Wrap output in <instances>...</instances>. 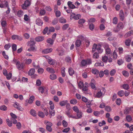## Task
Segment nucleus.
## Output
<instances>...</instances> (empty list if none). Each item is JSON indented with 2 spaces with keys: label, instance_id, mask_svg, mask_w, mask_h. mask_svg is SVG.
<instances>
[{
  "label": "nucleus",
  "instance_id": "nucleus-2",
  "mask_svg": "<svg viewBox=\"0 0 133 133\" xmlns=\"http://www.w3.org/2000/svg\"><path fill=\"white\" fill-rule=\"evenodd\" d=\"M31 5L30 2L28 0H26L23 4L21 5V7L23 10H27L28 7Z\"/></svg>",
  "mask_w": 133,
  "mask_h": 133
},
{
  "label": "nucleus",
  "instance_id": "nucleus-23",
  "mask_svg": "<svg viewBox=\"0 0 133 133\" xmlns=\"http://www.w3.org/2000/svg\"><path fill=\"white\" fill-rule=\"evenodd\" d=\"M46 71L50 73H54L55 71L54 69L52 68H51L49 67L47 68L46 69Z\"/></svg>",
  "mask_w": 133,
  "mask_h": 133
},
{
  "label": "nucleus",
  "instance_id": "nucleus-43",
  "mask_svg": "<svg viewBox=\"0 0 133 133\" xmlns=\"http://www.w3.org/2000/svg\"><path fill=\"white\" fill-rule=\"evenodd\" d=\"M77 100L75 99H71L70 101V103L71 104H75L77 103Z\"/></svg>",
  "mask_w": 133,
  "mask_h": 133
},
{
  "label": "nucleus",
  "instance_id": "nucleus-30",
  "mask_svg": "<svg viewBox=\"0 0 133 133\" xmlns=\"http://www.w3.org/2000/svg\"><path fill=\"white\" fill-rule=\"evenodd\" d=\"M126 61L127 62H129L131 59V56L127 55L125 57Z\"/></svg>",
  "mask_w": 133,
  "mask_h": 133
},
{
  "label": "nucleus",
  "instance_id": "nucleus-52",
  "mask_svg": "<svg viewBox=\"0 0 133 133\" xmlns=\"http://www.w3.org/2000/svg\"><path fill=\"white\" fill-rule=\"evenodd\" d=\"M92 72L94 74L96 75L99 73V71L96 69H93L92 70Z\"/></svg>",
  "mask_w": 133,
  "mask_h": 133
},
{
  "label": "nucleus",
  "instance_id": "nucleus-41",
  "mask_svg": "<svg viewBox=\"0 0 133 133\" xmlns=\"http://www.w3.org/2000/svg\"><path fill=\"white\" fill-rule=\"evenodd\" d=\"M122 73L123 75L125 77H128L129 76V73L126 71L124 70L122 71Z\"/></svg>",
  "mask_w": 133,
  "mask_h": 133
},
{
  "label": "nucleus",
  "instance_id": "nucleus-16",
  "mask_svg": "<svg viewBox=\"0 0 133 133\" xmlns=\"http://www.w3.org/2000/svg\"><path fill=\"white\" fill-rule=\"evenodd\" d=\"M68 6L71 9H73L75 8V6L72 4L71 2L68 1L67 3Z\"/></svg>",
  "mask_w": 133,
  "mask_h": 133
},
{
  "label": "nucleus",
  "instance_id": "nucleus-12",
  "mask_svg": "<svg viewBox=\"0 0 133 133\" xmlns=\"http://www.w3.org/2000/svg\"><path fill=\"white\" fill-rule=\"evenodd\" d=\"M95 80L93 79H92L90 83V86L92 89H94L95 88Z\"/></svg>",
  "mask_w": 133,
  "mask_h": 133
},
{
  "label": "nucleus",
  "instance_id": "nucleus-26",
  "mask_svg": "<svg viewBox=\"0 0 133 133\" xmlns=\"http://www.w3.org/2000/svg\"><path fill=\"white\" fill-rule=\"evenodd\" d=\"M49 104L50 105V107L51 110H53L54 108V105L53 102L51 101H50L49 103Z\"/></svg>",
  "mask_w": 133,
  "mask_h": 133
},
{
  "label": "nucleus",
  "instance_id": "nucleus-1",
  "mask_svg": "<svg viewBox=\"0 0 133 133\" xmlns=\"http://www.w3.org/2000/svg\"><path fill=\"white\" fill-rule=\"evenodd\" d=\"M101 46L100 45H97L94 44L92 49V51L94 52L96 50L99 53H101L103 51V49L101 48Z\"/></svg>",
  "mask_w": 133,
  "mask_h": 133
},
{
  "label": "nucleus",
  "instance_id": "nucleus-15",
  "mask_svg": "<svg viewBox=\"0 0 133 133\" xmlns=\"http://www.w3.org/2000/svg\"><path fill=\"white\" fill-rule=\"evenodd\" d=\"M35 97L34 96H31L29 98L28 101V103L30 104H31L34 100Z\"/></svg>",
  "mask_w": 133,
  "mask_h": 133
},
{
  "label": "nucleus",
  "instance_id": "nucleus-50",
  "mask_svg": "<svg viewBox=\"0 0 133 133\" xmlns=\"http://www.w3.org/2000/svg\"><path fill=\"white\" fill-rule=\"evenodd\" d=\"M84 84L83 82L80 81L78 83V86L79 88L81 89L84 86Z\"/></svg>",
  "mask_w": 133,
  "mask_h": 133
},
{
  "label": "nucleus",
  "instance_id": "nucleus-47",
  "mask_svg": "<svg viewBox=\"0 0 133 133\" xmlns=\"http://www.w3.org/2000/svg\"><path fill=\"white\" fill-rule=\"evenodd\" d=\"M38 115L39 116L42 118H43L45 116L44 113L43 112L41 111L39 112Z\"/></svg>",
  "mask_w": 133,
  "mask_h": 133
},
{
  "label": "nucleus",
  "instance_id": "nucleus-64",
  "mask_svg": "<svg viewBox=\"0 0 133 133\" xmlns=\"http://www.w3.org/2000/svg\"><path fill=\"white\" fill-rule=\"evenodd\" d=\"M38 90L39 92L43 94L44 92V89L43 87H40L39 88Z\"/></svg>",
  "mask_w": 133,
  "mask_h": 133
},
{
  "label": "nucleus",
  "instance_id": "nucleus-37",
  "mask_svg": "<svg viewBox=\"0 0 133 133\" xmlns=\"http://www.w3.org/2000/svg\"><path fill=\"white\" fill-rule=\"evenodd\" d=\"M108 59V57L107 56H103L102 57V61L106 63Z\"/></svg>",
  "mask_w": 133,
  "mask_h": 133
},
{
  "label": "nucleus",
  "instance_id": "nucleus-40",
  "mask_svg": "<svg viewBox=\"0 0 133 133\" xmlns=\"http://www.w3.org/2000/svg\"><path fill=\"white\" fill-rule=\"evenodd\" d=\"M85 21V20L83 18L79 19L78 22V23L80 24H82L84 23Z\"/></svg>",
  "mask_w": 133,
  "mask_h": 133
},
{
  "label": "nucleus",
  "instance_id": "nucleus-38",
  "mask_svg": "<svg viewBox=\"0 0 133 133\" xmlns=\"http://www.w3.org/2000/svg\"><path fill=\"white\" fill-rule=\"evenodd\" d=\"M1 25L2 28L5 27L7 25L6 22L4 21H2L1 22Z\"/></svg>",
  "mask_w": 133,
  "mask_h": 133
},
{
  "label": "nucleus",
  "instance_id": "nucleus-10",
  "mask_svg": "<svg viewBox=\"0 0 133 133\" xmlns=\"http://www.w3.org/2000/svg\"><path fill=\"white\" fill-rule=\"evenodd\" d=\"M59 56H62L64 55V51L63 50L57 48L56 50Z\"/></svg>",
  "mask_w": 133,
  "mask_h": 133
},
{
  "label": "nucleus",
  "instance_id": "nucleus-14",
  "mask_svg": "<svg viewBox=\"0 0 133 133\" xmlns=\"http://www.w3.org/2000/svg\"><path fill=\"white\" fill-rule=\"evenodd\" d=\"M35 69H34L32 68L30 69L28 72V74L30 76H32L33 75L35 72Z\"/></svg>",
  "mask_w": 133,
  "mask_h": 133
},
{
  "label": "nucleus",
  "instance_id": "nucleus-63",
  "mask_svg": "<svg viewBox=\"0 0 133 133\" xmlns=\"http://www.w3.org/2000/svg\"><path fill=\"white\" fill-rule=\"evenodd\" d=\"M24 20L26 21H28L29 20V17L26 15L25 14L24 15Z\"/></svg>",
  "mask_w": 133,
  "mask_h": 133
},
{
  "label": "nucleus",
  "instance_id": "nucleus-24",
  "mask_svg": "<svg viewBox=\"0 0 133 133\" xmlns=\"http://www.w3.org/2000/svg\"><path fill=\"white\" fill-rule=\"evenodd\" d=\"M68 72L69 75L72 76L74 73V71L73 69L71 68H70L68 69Z\"/></svg>",
  "mask_w": 133,
  "mask_h": 133
},
{
  "label": "nucleus",
  "instance_id": "nucleus-28",
  "mask_svg": "<svg viewBox=\"0 0 133 133\" xmlns=\"http://www.w3.org/2000/svg\"><path fill=\"white\" fill-rule=\"evenodd\" d=\"M50 78L51 79L54 80L56 78L57 76L55 74H52L50 75Z\"/></svg>",
  "mask_w": 133,
  "mask_h": 133
},
{
  "label": "nucleus",
  "instance_id": "nucleus-25",
  "mask_svg": "<svg viewBox=\"0 0 133 133\" xmlns=\"http://www.w3.org/2000/svg\"><path fill=\"white\" fill-rule=\"evenodd\" d=\"M59 22L61 23H64L66 22V20L64 18L61 17L59 18Z\"/></svg>",
  "mask_w": 133,
  "mask_h": 133
},
{
  "label": "nucleus",
  "instance_id": "nucleus-57",
  "mask_svg": "<svg viewBox=\"0 0 133 133\" xmlns=\"http://www.w3.org/2000/svg\"><path fill=\"white\" fill-rule=\"evenodd\" d=\"M7 109V107L4 105H2L0 107V109L1 110L5 111Z\"/></svg>",
  "mask_w": 133,
  "mask_h": 133
},
{
  "label": "nucleus",
  "instance_id": "nucleus-22",
  "mask_svg": "<svg viewBox=\"0 0 133 133\" xmlns=\"http://www.w3.org/2000/svg\"><path fill=\"white\" fill-rule=\"evenodd\" d=\"M68 103L67 100L62 101L60 102L59 105L62 107L65 106Z\"/></svg>",
  "mask_w": 133,
  "mask_h": 133
},
{
  "label": "nucleus",
  "instance_id": "nucleus-11",
  "mask_svg": "<svg viewBox=\"0 0 133 133\" xmlns=\"http://www.w3.org/2000/svg\"><path fill=\"white\" fill-rule=\"evenodd\" d=\"M119 17L120 19L123 21L124 19V14L123 10H121L119 12Z\"/></svg>",
  "mask_w": 133,
  "mask_h": 133
},
{
  "label": "nucleus",
  "instance_id": "nucleus-54",
  "mask_svg": "<svg viewBox=\"0 0 133 133\" xmlns=\"http://www.w3.org/2000/svg\"><path fill=\"white\" fill-rule=\"evenodd\" d=\"M46 13V11L44 9H41L40 11V14L41 15H44Z\"/></svg>",
  "mask_w": 133,
  "mask_h": 133
},
{
  "label": "nucleus",
  "instance_id": "nucleus-32",
  "mask_svg": "<svg viewBox=\"0 0 133 133\" xmlns=\"http://www.w3.org/2000/svg\"><path fill=\"white\" fill-rule=\"evenodd\" d=\"M116 72V70L114 69H112L110 72V75L113 76L115 75Z\"/></svg>",
  "mask_w": 133,
  "mask_h": 133
},
{
  "label": "nucleus",
  "instance_id": "nucleus-58",
  "mask_svg": "<svg viewBox=\"0 0 133 133\" xmlns=\"http://www.w3.org/2000/svg\"><path fill=\"white\" fill-rule=\"evenodd\" d=\"M12 51H15L17 49V45L16 44H14L12 46Z\"/></svg>",
  "mask_w": 133,
  "mask_h": 133
},
{
  "label": "nucleus",
  "instance_id": "nucleus-19",
  "mask_svg": "<svg viewBox=\"0 0 133 133\" xmlns=\"http://www.w3.org/2000/svg\"><path fill=\"white\" fill-rule=\"evenodd\" d=\"M14 106L15 108H17L18 110L20 111L22 110V108L20 106H19V104L18 103L16 102L14 104Z\"/></svg>",
  "mask_w": 133,
  "mask_h": 133
},
{
  "label": "nucleus",
  "instance_id": "nucleus-27",
  "mask_svg": "<svg viewBox=\"0 0 133 133\" xmlns=\"http://www.w3.org/2000/svg\"><path fill=\"white\" fill-rule=\"evenodd\" d=\"M65 68L64 67H63L61 69V74L62 77H64L65 75Z\"/></svg>",
  "mask_w": 133,
  "mask_h": 133
},
{
  "label": "nucleus",
  "instance_id": "nucleus-48",
  "mask_svg": "<svg viewBox=\"0 0 133 133\" xmlns=\"http://www.w3.org/2000/svg\"><path fill=\"white\" fill-rule=\"evenodd\" d=\"M99 57L98 53L97 52H95L93 55V57L95 59H97Z\"/></svg>",
  "mask_w": 133,
  "mask_h": 133
},
{
  "label": "nucleus",
  "instance_id": "nucleus-18",
  "mask_svg": "<svg viewBox=\"0 0 133 133\" xmlns=\"http://www.w3.org/2000/svg\"><path fill=\"white\" fill-rule=\"evenodd\" d=\"M28 45L29 46H33L35 45V42L34 41L31 40L28 42Z\"/></svg>",
  "mask_w": 133,
  "mask_h": 133
},
{
  "label": "nucleus",
  "instance_id": "nucleus-33",
  "mask_svg": "<svg viewBox=\"0 0 133 133\" xmlns=\"http://www.w3.org/2000/svg\"><path fill=\"white\" fill-rule=\"evenodd\" d=\"M131 110V109L130 108H126L124 111V113L127 115L128 114Z\"/></svg>",
  "mask_w": 133,
  "mask_h": 133
},
{
  "label": "nucleus",
  "instance_id": "nucleus-39",
  "mask_svg": "<svg viewBox=\"0 0 133 133\" xmlns=\"http://www.w3.org/2000/svg\"><path fill=\"white\" fill-rule=\"evenodd\" d=\"M124 94V92L123 91L121 90L119 91L117 93V94L120 97L123 96Z\"/></svg>",
  "mask_w": 133,
  "mask_h": 133
},
{
  "label": "nucleus",
  "instance_id": "nucleus-36",
  "mask_svg": "<svg viewBox=\"0 0 133 133\" xmlns=\"http://www.w3.org/2000/svg\"><path fill=\"white\" fill-rule=\"evenodd\" d=\"M133 34V31H131L127 32V33L124 36L125 37H129Z\"/></svg>",
  "mask_w": 133,
  "mask_h": 133
},
{
  "label": "nucleus",
  "instance_id": "nucleus-9",
  "mask_svg": "<svg viewBox=\"0 0 133 133\" xmlns=\"http://www.w3.org/2000/svg\"><path fill=\"white\" fill-rule=\"evenodd\" d=\"M76 119H80L82 118L83 116V113L81 111H79L78 112L76 113Z\"/></svg>",
  "mask_w": 133,
  "mask_h": 133
},
{
  "label": "nucleus",
  "instance_id": "nucleus-62",
  "mask_svg": "<svg viewBox=\"0 0 133 133\" xmlns=\"http://www.w3.org/2000/svg\"><path fill=\"white\" fill-rule=\"evenodd\" d=\"M55 14L56 17H58L61 16V13L59 11H57L56 12Z\"/></svg>",
  "mask_w": 133,
  "mask_h": 133
},
{
  "label": "nucleus",
  "instance_id": "nucleus-45",
  "mask_svg": "<svg viewBox=\"0 0 133 133\" xmlns=\"http://www.w3.org/2000/svg\"><path fill=\"white\" fill-rule=\"evenodd\" d=\"M118 21V19L116 17H114L113 19V23L114 24H116Z\"/></svg>",
  "mask_w": 133,
  "mask_h": 133
},
{
  "label": "nucleus",
  "instance_id": "nucleus-3",
  "mask_svg": "<svg viewBox=\"0 0 133 133\" xmlns=\"http://www.w3.org/2000/svg\"><path fill=\"white\" fill-rule=\"evenodd\" d=\"M92 61L90 59H88L86 60L83 59L81 62V65L85 66L91 64Z\"/></svg>",
  "mask_w": 133,
  "mask_h": 133
},
{
  "label": "nucleus",
  "instance_id": "nucleus-31",
  "mask_svg": "<svg viewBox=\"0 0 133 133\" xmlns=\"http://www.w3.org/2000/svg\"><path fill=\"white\" fill-rule=\"evenodd\" d=\"M46 42L52 45L54 43V40L51 38H49L47 40Z\"/></svg>",
  "mask_w": 133,
  "mask_h": 133
},
{
  "label": "nucleus",
  "instance_id": "nucleus-5",
  "mask_svg": "<svg viewBox=\"0 0 133 133\" xmlns=\"http://www.w3.org/2000/svg\"><path fill=\"white\" fill-rule=\"evenodd\" d=\"M16 65L17 68L18 70H20L24 69L25 65L24 63H21L19 61H18L16 62Z\"/></svg>",
  "mask_w": 133,
  "mask_h": 133
},
{
  "label": "nucleus",
  "instance_id": "nucleus-55",
  "mask_svg": "<svg viewBox=\"0 0 133 133\" xmlns=\"http://www.w3.org/2000/svg\"><path fill=\"white\" fill-rule=\"evenodd\" d=\"M32 60L31 59H26L25 61V63L27 64H30L32 62Z\"/></svg>",
  "mask_w": 133,
  "mask_h": 133
},
{
  "label": "nucleus",
  "instance_id": "nucleus-56",
  "mask_svg": "<svg viewBox=\"0 0 133 133\" xmlns=\"http://www.w3.org/2000/svg\"><path fill=\"white\" fill-rule=\"evenodd\" d=\"M105 110L108 112L110 111L111 110V108L109 106H107L105 108Z\"/></svg>",
  "mask_w": 133,
  "mask_h": 133
},
{
  "label": "nucleus",
  "instance_id": "nucleus-7",
  "mask_svg": "<svg viewBox=\"0 0 133 133\" xmlns=\"http://www.w3.org/2000/svg\"><path fill=\"white\" fill-rule=\"evenodd\" d=\"M123 27V25L122 23H119L117 26L116 30H114V31L116 32H117L119 30L122 29Z\"/></svg>",
  "mask_w": 133,
  "mask_h": 133
},
{
  "label": "nucleus",
  "instance_id": "nucleus-34",
  "mask_svg": "<svg viewBox=\"0 0 133 133\" xmlns=\"http://www.w3.org/2000/svg\"><path fill=\"white\" fill-rule=\"evenodd\" d=\"M17 14L18 16L21 17L23 15V12L22 10H19L17 12Z\"/></svg>",
  "mask_w": 133,
  "mask_h": 133
},
{
  "label": "nucleus",
  "instance_id": "nucleus-53",
  "mask_svg": "<svg viewBox=\"0 0 133 133\" xmlns=\"http://www.w3.org/2000/svg\"><path fill=\"white\" fill-rule=\"evenodd\" d=\"M44 69L42 68H39L38 70V72L40 74H42L44 72Z\"/></svg>",
  "mask_w": 133,
  "mask_h": 133
},
{
  "label": "nucleus",
  "instance_id": "nucleus-8",
  "mask_svg": "<svg viewBox=\"0 0 133 133\" xmlns=\"http://www.w3.org/2000/svg\"><path fill=\"white\" fill-rule=\"evenodd\" d=\"M52 49L51 48H48L45 49L42 51L43 54H47L51 52L52 51Z\"/></svg>",
  "mask_w": 133,
  "mask_h": 133
},
{
  "label": "nucleus",
  "instance_id": "nucleus-35",
  "mask_svg": "<svg viewBox=\"0 0 133 133\" xmlns=\"http://www.w3.org/2000/svg\"><path fill=\"white\" fill-rule=\"evenodd\" d=\"M81 43V40H77L76 42L75 45L77 46L78 47L80 46Z\"/></svg>",
  "mask_w": 133,
  "mask_h": 133
},
{
  "label": "nucleus",
  "instance_id": "nucleus-4",
  "mask_svg": "<svg viewBox=\"0 0 133 133\" xmlns=\"http://www.w3.org/2000/svg\"><path fill=\"white\" fill-rule=\"evenodd\" d=\"M81 17V15L80 14H76L75 13H71L70 15V19H74L76 20H77L80 18Z\"/></svg>",
  "mask_w": 133,
  "mask_h": 133
},
{
  "label": "nucleus",
  "instance_id": "nucleus-61",
  "mask_svg": "<svg viewBox=\"0 0 133 133\" xmlns=\"http://www.w3.org/2000/svg\"><path fill=\"white\" fill-rule=\"evenodd\" d=\"M12 74L10 72L8 74H7L6 76V77L8 79H10L11 77Z\"/></svg>",
  "mask_w": 133,
  "mask_h": 133
},
{
  "label": "nucleus",
  "instance_id": "nucleus-51",
  "mask_svg": "<svg viewBox=\"0 0 133 133\" xmlns=\"http://www.w3.org/2000/svg\"><path fill=\"white\" fill-rule=\"evenodd\" d=\"M72 109L76 113L79 111L78 107L77 106H74L72 108Z\"/></svg>",
  "mask_w": 133,
  "mask_h": 133
},
{
  "label": "nucleus",
  "instance_id": "nucleus-21",
  "mask_svg": "<svg viewBox=\"0 0 133 133\" xmlns=\"http://www.w3.org/2000/svg\"><path fill=\"white\" fill-rule=\"evenodd\" d=\"M48 62L50 65H54L55 62V60L52 59L50 58L48 59Z\"/></svg>",
  "mask_w": 133,
  "mask_h": 133
},
{
  "label": "nucleus",
  "instance_id": "nucleus-17",
  "mask_svg": "<svg viewBox=\"0 0 133 133\" xmlns=\"http://www.w3.org/2000/svg\"><path fill=\"white\" fill-rule=\"evenodd\" d=\"M44 39V37L42 36H39L36 37L35 38L36 41L38 42L42 41Z\"/></svg>",
  "mask_w": 133,
  "mask_h": 133
},
{
  "label": "nucleus",
  "instance_id": "nucleus-49",
  "mask_svg": "<svg viewBox=\"0 0 133 133\" xmlns=\"http://www.w3.org/2000/svg\"><path fill=\"white\" fill-rule=\"evenodd\" d=\"M69 25L68 24H64L62 27V29L63 30H66L69 27Z\"/></svg>",
  "mask_w": 133,
  "mask_h": 133
},
{
  "label": "nucleus",
  "instance_id": "nucleus-20",
  "mask_svg": "<svg viewBox=\"0 0 133 133\" xmlns=\"http://www.w3.org/2000/svg\"><path fill=\"white\" fill-rule=\"evenodd\" d=\"M30 114L34 117L36 116L37 115V113L36 111L33 109H32L30 111Z\"/></svg>",
  "mask_w": 133,
  "mask_h": 133
},
{
  "label": "nucleus",
  "instance_id": "nucleus-13",
  "mask_svg": "<svg viewBox=\"0 0 133 133\" xmlns=\"http://www.w3.org/2000/svg\"><path fill=\"white\" fill-rule=\"evenodd\" d=\"M36 24L39 26H42L43 24V22L40 18H38L36 20Z\"/></svg>",
  "mask_w": 133,
  "mask_h": 133
},
{
  "label": "nucleus",
  "instance_id": "nucleus-59",
  "mask_svg": "<svg viewBox=\"0 0 133 133\" xmlns=\"http://www.w3.org/2000/svg\"><path fill=\"white\" fill-rule=\"evenodd\" d=\"M123 88L126 90H128L129 89V86L128 84H124L123 85Z\"/></svg>",
  "mask_w": 133,
  "mask_h": 133
},
{
  "label": "nucleus",
  "instance_id": "nucleus-44",
  "mask_svg": "<svg viewBox=\"0 0 133 133\" xmlns=\"http://www.w3.org/2000/svg\"><path fill=\"white\" fill-rule=\"evenodd\" d=\"M131 40L130 39H127L125 40V44L127 46H129L130 44Z\"/></svg>",
  "mask_w": 133,
  "mask_h": 133
},
{
  "label": "nucleus",
  "instance_id": "nucleus-6",
  "mask_svg": "<svg viewBox=\"0 0 133 133\" xmlns=\"http://www.w3.org/2000/svg\"><path fill=\"white\" fill-rule=\"evenodd\" d=\"M11 38L12 40H18L21 41L23 39V38L21 36H18L16 35H13L11 36Z\"/></svg>",
  "mask_w": 133,
  "mask_h": 133
},
{
  "label": "nucleus",
  "instance_id": "nucleus-42",
  "mask_svg": "<svg viewBox=\"0 0 133 133\" xmlns=\"http://www.w3.org/2000/svg\"><path fill=\"white\" fill-rule=\"evenodd\" d=\"M44 123L46 125V126H52V123L51 122L47 121H45Z\"/></svg>",
  "mask_w": 133,
  "mask_h": 133
},
{
  "label": "nucleus",
  "instance_id": "nucleus-29",
  "mask_svg": "<svg viewBox=\"0 0 133 133\" xmlns=\"http://www.w3.org/2000/svg\"><path fill=\"white\" fill-rule=\"evenodd\" d=\"M103 95L101 91H99L97 93L96 96L97 97L100 98L102 96V95Z\"/></svg>",
  "mask_w": 133,
  "mask_h": 133
},
{
  "label": "nucleus",
  "instance_id": "nucleus-60",
  "mask_svg": "<svg viewBox=\"0 0 133 133\" xmlns=\"http://www.w3.org/2000/svg\"><path fill=\"white\" fill-rule=\"evenodd\" d=\"M126 119L128 122L131 121L132 119V118L130 115L127 116L126 117Z\"/></svg>",
  "mask_w": 133,
  "mask_h": 133
},
{
  "label": "nucleus",
  "instance_id": "nucleus-46",
  "mask_svg": "<svg viewBox=\"0 0 133 133\" xmlns=\"http://www.w3.org/2000/svg\"><path fill=\"white\" fill-rule=\"evenodd\" d=\"M105 51L107 54H110L111 53V50L109 48H107L105 49Z\"/></svg>",
  "mask_w": 133,
  "mask_h": 133
}]
</instances>
